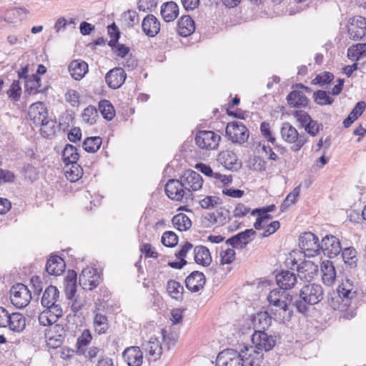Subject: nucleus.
Masks as SVG:
<instances>
[{"mask_svg":"<svg viewBox=\"0 0 366 366\" xmlns=\"http://www.w3.org/2000/svg\"><path fill=\"white\" fill-rule=\"evenodd\" d=\"M165 192L167 196L174 201H181L184 197H185L187 202L190 199L181 179H169L165 185Z\"/></svg>","mask_w":366,"mask_h":366,"instance_id":"obj_12","label":"nucleus"},{"mask_svg":"<svg viewBox=\"0 0 366 366\" xmlns=\"http://www.w3.org/2000/svg\"><path fill=\"white\" fill-rule=\"evenodd\" d=\"M31 288L33 291L32 298H36V300L39 299V295L43 290V283L41 277L39 276H34L31 280Z\"/></svg>","mask_w":366,"mask_h":366,"instance_id":"obj_55","label":"nucleus"},{"mask_svg":"<svg viewBox=\"0 0 366 366\" xmlns=\"http://www.w3.org/2000/svg\"><path fill=\"white\" fill-rule=\"evenodd\" d=\"M313 98L315 102L320 106L330 105L334 102V99L330 96V93L325 90L315 92Z\"/></svg>","mask_w":366,"mask_h":366,"instance_id":"obj_45","label":"nucleus"},{"mask_svg":"<svg viewBox=\"0 0 366 366\" xmlns=\"http://www.w3.org/2000/svg\"><path fill=\"white\" fill-rule=\"evenodd\" d=\"M221 137L213 131H199L195 137L196 144L202 149L212 150L217 148Z\"/></svg>","mask_w":366,"mask_h":366,"instance_id":"obj_8","label":"nucleus"},{"mask_svg":"<svg viewBox=\"0 0 366 366\" xmlns=\"http://www.w3.org/2000/svg\"><path fill=\"white\" fill-rule=\"evenodd\" d=\"M252 342L255 345V349L264 350L267 352L275 345V340L271 335H268L264 331L257 330L252 336Z\"/></svg>","mask_w":366,"mask_h":366,"instance_id":"obj_17","label":"nucleus"},{"mask_svg":"<svg viewBox=\"0 0 366 366\" xmlns=\"http://www.w3.org/2000/svg\"><path fill=\"white\" fill-rule=\"evenodd\" d=\"M256 231L253 229H247L233 235L237 248L244 249L253 239L250 237L256 235Z\"/></svg>","mask_w":366,"mask_h":366,"instance_id":"obj_36","label":"nucleus"},{"mask_svg":"<svg viewBox=\"0 0 366 366\" xmlns=\"http://www.w3.org/2000/svg\"><path fill=\"white\" fill-rule=\"evenodd\" d=\"M140 252L144 254L146 258L157 259L159 257L158 252L154 250V248L149 243H144L140 247Z\"/></svg>","mask_w":366,"mask_h":366,"instance_id":"obj_63","label":"nucleus"},{"mask_svg":"<svg viewBox=\"0 0 366 366\" xmlns=\"http://www.w3.org/2000/svg\"><path fill=\"white\" fill-rule=\"evenodd\" d=\"M299 246L303 251L305 257H313L320 253L319 238L312 232H305L300 235Z\"/></svg>","mask_w":366,"mask_h":366,"instance_id":"obj_4","label":"nucleus"},{"mask_svg":"<svg viewBox=\"0 0 366 366\" xmlns=\"http://www.w3.org/2000/svg\"><path fill=\"white\" fill-rule=\"evenodd\" d=\"M40 86L41 78L38 76V74H32L28 77L25 84V88L26 91H34V93L43 92L45 89H39Z\"/></svg>","mask_w":366,"mask_h":366,"instance_id":"obj_48","label":"nucleus"},{"mask_svg":"<svg viewBox=\"0 0 366 366\" xmlns=\"http://www.w3.org/2000/svg\"><path fill=\"white\" fill-rule=\"evenodd\" d=\"M242 350L228 348L220 352L216 359V366H243Z\"/></svg>","mask_w":366,"mask_h":366,"instance_id":"obj_9","label":"nucleus"},{"mask_svg":"<svg viewBox=\"0 0 366 366\" xmlns=\"http://www.w3.org/2000/svg\"><path fill=\"white\" fill-rule=\"evenodd\" d=\"M104 350L97 347H91L89 348V350L86 352V350H81L79 353H82L84 355L85 357L89 360L90 362H94V360L97 356H99L100 355H104Z\"/></svg>","mask_w":366,"mask_h":366,"instance_id":"obj_60","label":"nucleus"},{"mask_svg":"<svg viewBox=\"0 0 366 366\" xmlns=\"http://www.w3.org/2000/svg\"><path fill=\"white\" fill-rule=\"evenodd\" d=\"M99 110L102 117L108 121L113 119L115 116L114 108L109 100L103 99L99 101Z\"/></svg>","mask_w":366,"mask_h":366,"instance_id":"obj_42","label":"nucleus"},{"mask_svg":"<svg viewBox=\"0 0 366 366\" xmlns=\"http://www.w3.org/2000/svg\"><path fill=\"white\" fill-rule=\"evenodd\" d=\"M81 117L84 122L93 125L96 123L99 117L98 110L94 106L89 105L84 109Z\"/></svg>","mask_w":366,"mask_h":366,"instance_id":"obj_47","label":"nucleus"},{"mask_svg":"<svg viewBox=\"0 0 366 366\" xmlns=\"http://www.w3.org/2000/svg\"><path fill=\"white\" fill-rule=\"evenodd\" d=\"M282 138L287 143L292 144L291 149L298 152L307 143L308 137L305 134H299L295 127L289 122H284L281 127Z\"/></svg>","mask_w":366,"mask_h":366,"instance_id":"obj_3","label":"nucleus"},{"mask_svg":"<svg viewBox=\"0 0 366 366\" xmlns=\"http://www.w3.org/2000/svg\"><path fill=\"white\" fill-rule=\"evenodd\" d=\"M335 78L332 73L329 71H324L317 74L315 78L312 81L313 84H317L320 86H324L325 84L331 83Z\"/></svg>","mask_w":366,"mask_h":366,"instance_id":"obj_53","label":"nucleus"},{"mask_svg":"<svg viewBox=\"0 0 366 366\" xmlns=\"http://www.w3.org/2000/svg\"><path fill=\"white\" fill-rule=\"evenodd\" d=\"M220 264H231L235 258V251L232 248H228L220 253Z\"/></svg>","mask_w":366,"mask_h":366,"instance_id":"obj_59","label":"nucleus"},{"mask_svg":"<svg viewBox=\"0 0 366 366\" xmlns=\"http://www.w3.org/2000/svg\"><path fill=\"white\" fill-rule=\"evenodd\" d=\"M322 280L327 286H331L336 279V270L333 262L325 260L321 264Z\"/></svg>","mask_w":366,"mask_h":366,"instance_id":"obj_28","label":"nucleus"},{"mask_svg":"<svg viewBox=\"0 0 366 366\" xmlns=\"http://www.w3.org/2000/svg\"><path fill=\"white\" fill-rule=\"evenodd\" d=\"M79 157L78 149L70 144H66L61 152V159L65 166L77 162Z\"/></svg>","mask_w":366,"mask_h":366,"instance_id":"obj_34","label":"nucleus"},{"mask_svg":"<svg viewBox=\"0 0 366 366\" xmlns=\"http://www.w3.org/2000/svg\"><path fill=\"white\" fill-rule=\"evenodd\" d=\"M323 295V289L320 285L307 284L300 290V297L295 301L293 305L298 312L307 315L310 310V306L321 302Z\"/></svg>","mask_w":366,"mask_h":366,"instance_id":"obj_1","label":"nucleus"},{"mask_svg":"<svg viewBox=\"0 0 366 366\" xmlns=\"http://www.w3.org/2000/svg\"><path fill=\"white\" fill-rule=\"evenodd\" d=\"M65 267V262L61 257L51 255L47 260L46 271L49 274L58 276L64 272Z\"/></svg>","mask_w":366,"mask_h":366,"instance_id":"obj_25","label":"nucleus"},{"mask_svg":"<svg viewBox=\"0 0 366 366\" xmlns=\"http://www.w3.org/2000/svg\"><path fill=\"white\" fill-rule=\"evenodd\" d=\"M205 283V275L199 271H193L185 279L186 287L192 292H197L203 289Z\"/></svg>","mask_w":366,"mask_h":366,"instance_id":"obj_19","label":"nucleus"},{"mask_svg":"<svg viewBox=\"0 0 366 366\" xmlns=\"http://www.w3.org/2000/svg\"><path fill=\"white\" fill-rule=\"evenodd\" d=\"M160 22L153 14H147L142 20V29L148 37H154L160 31Z\"/></svg>","mask_w":366,"mask_h":366,"instance_id":"obj_20","label":"nucleus"},{"mask_svg":"<svg viewBox=\"0 0 366 366\" xmlns=\"http://www.w3.org/2000/svg\"><path fill=\"white\" fill-rule=\"evenodd\" d=\"M22 173L25 178L31 181L35 180L38 176L37 169L31 164H26L23 167Z\"/></svg>","mask_w":366,"mask_h":366,"instance_id":"obj_61","label":"nucleus"},{"mask_svg":"<svg viewBox=\"0 0 366 366\" xmlns=\"http://www.w3.org/2000/svg\"><path fill=\"white\" fill-rule=\"evenodd\" d=\"M102 143V139L100 137H86L82 144L83 149L89 153L97 152Z\"/></svg>","mask_w":366,"mask_h":366,"instance_id":"obj_41","label":"nucleus"},{"mask_svg":"<svg viewBox=\"0 0 366 366\" xmlns=\"http://www.w3.org/2000/svg\"><path fill=\"white\" fill-rule=\"evenodd\" d=\"M172 222L174 227L180 232L187 231L192 227L191 219L183 213H179L172 217Z\"/></svg>","mask_w":366,"mask_h":366,"instance_id":"obj_37","label":"nucleus"},{"mask_svg":"<svg viewBox=\"0 0 366 366\" xmlns=\"http://www.w3.org/2000/svg\"><path fill=\"white\" fill-rule=\"evenodd\" d=\"M122 355L129 366H141L143 362V354L139 347H127Z\"/></svg>","mask_w":366,"mask_h":366,"instance_id":"obj_24","label":"nucleus"},{"mask_svg":"<svg viewBox=\"0 0 366 366\" xmlns=\"http://www.w3.org/2000/svg\"><path fill=\"white\" fill-rule=\"evenodd\" d=\"M45 337L50 347L57 348L61 346L66 337V330L61 324H55L45 330Z\"/></svg>","mask_w":366,"mask_h":366,"instance_id":"obj_13","label":"nucleus"},{"mask_svg":"<svg viewBox=\"0 0 366 366\" xmlns=\"http://www.w3.org/2000/svg\"><path fill=\"white\" fill-rule=\"evenodd\" d=\"M11 303L17 308H24L32 299L31 292L22 283L13 285L10 290Z\"/></svg>","mask_w":366,"mask_h":366,"instance_id":"obj_6","label":"nucleus"},{"mask_svg":"<svg viewBox=\"0 0 366 366\" xmlns=\"http://www.w3.org/2000/svg\"><path fill=\"white\" fill-rule=\"evenodd\" d=\"M366 56V43L357 44L347 49V57L352 61H357Z\"/></svg>","mask_w":366,"mask_h":366,"instance_id":"obj_39","label":"nucleus"},{"mask_svg":"<svg viewBox=\"0 0 366 366\" xmlns=\"http://www.w3.org/2000/svg\"><path fill=\"white\" fill-rule=\"evenodd\" d=\"M337 292L338 298H340L345 305H350L358 293L353 282L349 279L342 282L337 289Z\"/></svg>","mask_w":366,"mask_h":366,"instance_id":"obj_16","label":"nucleus"},{"mask_svg":"<svg viewBox=\"0 0 366 366\" xmlns=\"http://www.w3.org/2000/svg\"><path fill=\"white\" fill-rule=\"evenodd\" d=\"M304 129L307 134L312 137H315L320 132V130H322L323 125L322 124H319L317 121L311 119V120H310L307 124L305 125Z\"/></svg>","mask_w":366,"mask_h":366,"instance_id":"obj_57","label":"nucleus"},{"mask_svg":"<svg viewBox=\"0 0 366 366\" xmlns=\"http://www.w3.org/2000/svg\"><path fill=\"white\" fill-rule=\"evenodd\" d=\"M260 132L263 137L269 142H271L272 144H275V137L272 136V132L270 130V126L269 124L263 122L260 124Z\"/></svg>","mask_w":366,"mask_h":366,"instance_id":"obj_62","label":"nucleus"},{"mask_svg":"<svg viewBox=\"0 0 366 366\" xmlns=\"http://www.w3.org/2000/svg\"><path fill=\"white\" fill-rule=\"evenodd\" d=\"M59 297V292L58 289L55 286L49 285L46 288L41 297V305L45 307L52 302H57Z\"/></svg>","mask_w":366,"mask_h":366,"instance_id":"obj_38","label":"nucleus"},{"mask_svg":"<svg viewBox=\"0 0 366 366\" xmlns=\"http://www.w3.org/2000/svg\"><path fill=\"white\" fill-rule=\"evenodd\" d=\"M101 281V275L96 268H85L79 275V285L85 290H93L100 284Z\"/></svg>","mask_w":366,"mask_h":366,"instance_id":"obj_10","label":"nucleus"},{"mask_svg":"<svg viewBox=\"0 0 366 366\" xmlns=\"http://www.w3.org/2000/svg\"><path fill=\"white\" fill-rule=\"evenodd\" d=\"M244 350H242L243 366H259L261 362L262 355L253 347H244Z\"/></svg>","mask_w":366,"mask_h":366,"instance_id":"obj_26","label":"nucleus"},{"mask_svg":"<svg viewBox=\"0 0 366 366\" xmlns=\"http://www.w3.org/2000/svg\"><path fill=\"white\" fill-rule=\"evenodd\" d=\"M298 276L301 280L311 281L318 273V266L311 261L303 260L297 266Z\"/></svg>","mask_w":366,"mask_h":366,"instance_id":"obj_21","label":"nucleus"},{"mask_svg":"<svg viewBox=\"0 0 366 366\" xmlns=\"http://www.w3.org/2000/svg\"><path fill=\"white\" fill-rule=\"evenodd\" d=\"M127 74L121 67L110 69L105 75V81L112 89H119L125 81Z\"/></svg>","mask_w":366,"mask_h":366,"instance_id":"obj_18","label":"nucleus"},{"mask_svg":"<svg viewBox=\"0 0 366 366\" xmlns=\"http://www.w3.org/2000/svg\"><path fill=\"white\" fill-rule=\"evenodd\" d=\"M194 261L203 267H208L212 262V256L209 249L202 245L194 248Z\"/></svg>","mask_w":366,"mask_h":366,"instance_id":"obj_32","label":"nucleus"},{"mask_svg":"<svg viewBox=\"0 0 366 366\" xmlns=\"http://www.w3.org/2000/svg\"><path fill=\"white\" fill-rule=\"evenodd\" d=\"M226 136L233 143L242 144L246 142L249 136V132L245 125L238 121H233L227 124Z\"/></svg>","mask_w":366,"mask_h":366,"instance_id":"obj_5","label":"nucleus"},{"mask_svg":"<svg viewBox=\"0 0 366 366\" xmlns=\"http://www.w3.org/2000/svg\"><path fill=\"white\" fill-rule=\"evenodd\" d=\"M44 307L46 308L45 310L48 312V313H50V315L52 316V318L54 320H56V322L63 315L61 307L56 302H52L51 304L45 306Z\"/></svg>","mask_w":366,"mask_h":366,"instance_id":"obj_56","label":"nucleus"},{"mask_svg":"<svg viewBox=\"0 0 366 366\" xmlns=\"http://www.w3.org/2000/svg\"><path fill=\"white\" fill-rule=\"evenodd\" d=\"M195 30V23L189 15L182 16L177 22V31L181 36H188Z\"/></svg>","mask_w":366,"mask_h":366,"instance_id":"obj_27","label":"nucleus"},{"mask_svg":"<svg viewBox=\"0 0 366 366\" xmlns=\"http://www.w3.org/2000/svg\"><path fill=\"white\" fill-rule=\"evenodd\" d=\"M218 162L227 169L237 170L241 167L236 154L232 151H222L218 155Z\"/></svg>","mask_w":366,"mask_h":366,"instance_id":"obj_23","label":"nucleus"},{"mask_svg":"<svg viewBox=\"0 0 366 366\" xmlns=\"http://www.w3.org/2000/svg\"><path fill=\"white\" fill-rule=\"evenodd\" d=\"M222 200L216 196H207L199 202L201 207L204 209L214 208L217 204L221 203Z\"/></svg>","mask_w":366,"mask_h":366,"instance_id":"obj_58","label":"nucleus"},{"mask_svg":"<svg viewBox=\"0 0 366 366\" xmlns=\"http://www.w3.org/2000/svg\"><path fill=\"white\" fill-rule=\"evenodd\" d=\"M125 21H127V24L129 27H133L135 24H137L139 21V15L136 11L134 10H128L124 13Z\"/></svg>","mask_w":366,"mask_h":366,"instance_id":"obj_64","label":"nucleus"},{"mask_svg":"<svg viewBox=\"0 0 366 366\" xmlns=\"http://www.w3.org/2000/svg\"><path fill=\"white\" fill-rule=\"evenodd\" d=\"M6 94L13 102H18L21 94V87L19 80H14Z\"/></svg>","mask_w":366,"mask_h":366,"instance_id":"obj_51","label":"nucleus"},{"mask_svg":"<svg viewBox=\"0 0 366 366\" xmlns=\"http://www.w3.org/2000/svg\"><path fill=\"white\" fill-rule=\"evenodd\" d=\"M342 251L340 241L335 236L327 234L322 239L320 252L329 258L337 257Z\"/></svg>","mask_w":366,"mask_h":366,"instance_id":"obj_14","label":"nucleus"},{"mask_svg":"<svg viewBox=\"0 0 366 366\" xmlns=\"http://www.w3.org/2000/svg\"><path fill=\"white\" fill-rule=\"evenodd\" d=\"M269 305L279 307L284 312L290 310V305L293 301V296L287 293L285 290L279 288L271 290L267 296Z\"/></svg>","mask_w":366,"mask_h":366,"instance_id":"obj_7","label":"nucleus"},{"mask_svg":"<svg viewBox=\"0 0 366 366\" xmlns=\"http://www.w3.org/2000/svg\"><path fill=\"white\" fill-rule=\"evenodd\" d=\"M160 13L165 21H173L179 14V6L174 1L165 2L161 6Z\"/></svg>","mask_w":366,"mask_h":366,"instance_id":"obj_33","label":"nucleus"},{"mask_svg":"<svg viewBox=\"0 0 366 366\" xmlns=\"http://www.w3.org/2000/svg\"><path fill=\"white\" fill-rule=\"evenodd\" d=\"M92 340V336L91 332L87 329L84 330L81 335L77 338L76 344L77 347V352H80L81 350H83L81 348L89 345Z\"/></svg>","mask_w":366,"mask_h":366,"instance_id":"obj_54","label":"nucleus"},{"mask_svg":"<svg viewBox=\"0 0 366 366\" xmlns=\"http://www.w3.org/2000/svg\"><path fill=\"white\" fill-rule=\"evenodd\" d=\"M69 170L66 172V177L71 182L78 181L83 175L82 167L77 162L71 164Z\"/></svg>","mask_w":366,"mask_h":366,"instance_id":"obj_49","label":"nucleus"},{"mask_svg":"<svg viewBox=\"0 0 366 366\" xmlns=\"http://www.w3.org/2000/svg\"><path fill=\"white\" fill-rule=\"evenodd\" d=\"M300 193V186L296 187L291 192H290L280 205V210L282 212H285L290 205L295 204L297 198Z\"/></svg>","mask_w":366,"mask_h":366,"instance_id":"obj_46","label":"nucleus"},{"mask_svg":"<svg viewBox=\"0 0 366 366\" xmlns=\"http://www.w3.org/2000/svg\"><path fill=\"white\" fill-rule=\"evenodd\" d=\"M94 331L98 335H103L107 332L109 326L106 315L97 313L94 317Z\"/></svg>","mask_w":366,"mask_h":366,"instance_id":"obj_40","label":"nucleus"},{"mask_svg":"<svg viewBox=\"0 0 366 366\" xmlns=\"http://www.w3.org/2000/svg\"><path fill=\"white\" fill-rule=\"evenodd\" d=\"M29 115L35 124L40 123L41 134L44 137H49L55 133L56 122L48 119L47 110L42 102L34 103L30 107Z\"/></svg>","mask_w":366,"mask_h":366,"instance_id":"obj_2","label":"nucleus"},{"mask_svg":"<svg viewBox=\"0 0 366 366\" xmlns=\"http://www.w3.org/2000/svg\"><path fill=\"white\" fill-rule=\"evenodd\" d=\"M287 102L291 107H306L309 99L301 91L293 90L287 96Z\"/></svg>","mask_w":366,"mask_h":366,"instance_id":"obj_31","label":"nucleus"},{"mask_svg":"<svg viewBox=\"0 0 366 366\" xmlns=\"http://www.w3.org/2000/svg\"><path fill=\"white\" fill-rule=\"evenodd\" d=\"M68 69L71 77L75 80L81 79L89 71L88 64L81 59L72 61Z\"/></svg>","mask_w":366,"mask_h":366,"instance_id":"obj_29","label":"nucleus"},{"mask_svg":"<svg viewBox=\"0 0 366 366\" xmlns=\"http://www.w3.org/2000/svg\"><path fill=\"white\" fill-rule=\"evenodd\" d=\"M342 257L346 264L351 268L357 266V251L352 247L345 248L342 249Z\"/></svg>","mask_w":366,"mask_h":366,"instance_id":"obj_43","label":"nucleus"},{"mask_svg":"<svg viewBox=\"0 0 366 366\" xmlns=\"http://www.w3.org/2000/svg\"><path fill=\"white\" fill-rule=\"evenodd\" d=\"M347 33L354 41L362 39L366 34V19L361 16L352 18L347 26Z\"/></svg>","mask_w":366,"mask_h":366,"instance_id":"obj_15","label":"nucleus"},{"mask_svg":"<svg viewBox=\"0 0 366 366\" xmlns=\"http://www.w3.org/2000/svg\"><path fill=\"white\" fill-rule=\"evenodd\" d=\"M166 290L171 298L177 301H182L184 287L179 282L174 280H169L167 282Z\"/></svg>","mask_w":366,"mask_h":366,"instance_id":"obj_35","label":"nucleus"},{"mask_svg":"<svg viewBox=\"0 0 366 366\" xmlns=\"http://www.w3.org/2000/svg\"><path fill=\"white\" fill-rule=\"evenodd\" d=\"M146 350L148 351L150 356L153 357L154 360H157L162 355V347L156 338H151L147 343Z\"/></svg>","mask_w":366,"mask_h":366,"instance_id":"obj_50","label":"nucleus"},{"mask_svg":"<svg viewBox=\"0 0 366 366\" xmlns=\"http://www.w3.org/2000/svg\"><path fill=\"white\" fill-rule=\"evenodd\" d=\"M182 182L188 193L190 199H192V191L200 189L203 184L202 176L197 172L188 169L181 177Z\"/></svg>","mask_w":366,"mask_h":366,"instance_id":"obj_11","label":"nucleus"},{"mask_svg":"<svg viewBox=\"0 0 366 366\" xmlns=\"http://www.w3.org/2000/svg\"><path fill=\"white\" fill-rule=\"evenodd\" d=\"M277 285L284 290H290L297 283V276L289 270H282L275 276Z\"/></svg>","mask_w":366,"mask_h":366,"instance_id":"obj_22","label":"nucleus"},{"mask_svg":"<svg viewBox=\"0 0 366 366\" xmlns=\"http://www.w3.org/2000/svg\"><path fill=\"white\" fill-rule=\"evenodd\" d=\"M178 236L172 231H166L162 236V243L167 247H174L178 244Z\"/></svg>","mask_w":366,"mask_h":366,"instance_id":"obj_52","label":"nucleus"},{"mask_svg":"<svg viewBox=\"0 0 366 366\" xmlns=\"http://www.w3.org/2000/svg\"><path fill=\"white\" fill-rule=\"evenodd\" d=\"M270 314L275 315V313L273 312V309L267 308L266 312L258 313L257 317L254 320V325H257V320L261 329L265 330L270 325L272 321Z\"/></svg>","mask_w":366,"mask_h":366,"instance_id":"obj_44","label":"nucleus"},{"mask_svg":"<svg viewBox=\"0 0 366 366\" xmlns=\"http://www.w3.org/2000/svg\"><path fill=\"white\" fill-rule=\"evenodd\" d=\"M15 332H21L26 327V319L20 312L9 314L6 327Z\"/></svg>","mask_w":366,"mask_h":366,"instance_id":"obj_30","label":"nucleus"}]
</instances>
